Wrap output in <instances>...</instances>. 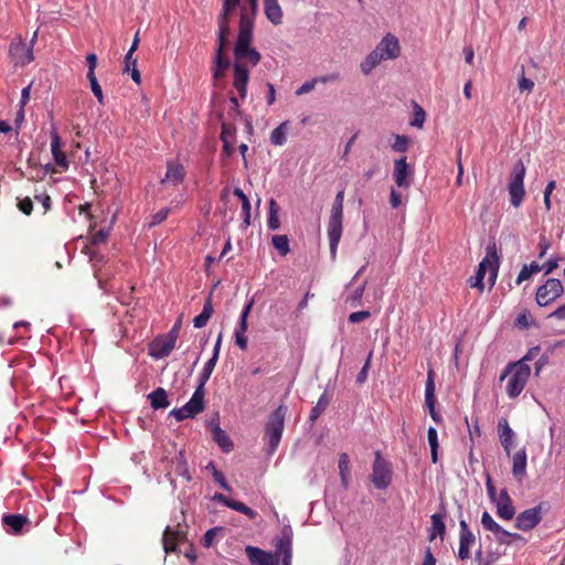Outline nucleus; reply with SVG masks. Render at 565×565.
<instances>
[{
    "label": "nucleus",
    "mask_w": 565,
    "mask_h": 565,
    "mask_svg": "<svg viewBox=\"0 0 565 565\" xmlns=\"http://www.w3.org/2000/svg\"><path fill=\"white\" fill-rule=\"evenodd\" d=\"M343 202L344 191L341 190L337 193L329 221H328V237L330 243V254L334 259L337 256L338 245L340 243L343 231Z\"/></svg>",
    "instance_id": "obj_1"
},
{
    "label": "nucleus",
    "mask_w": 565,
    "mask_h": 565,
    "mask_svg": "<svg viewBox=\"0 0 565 565\" xmlns=\"http://www.w3.org/2000/svg\"><path fill=\"white\" fill-rule=\"evenodd\" d=\"M531 369L523 361L509 364L500 376V381L508 379L507 394L510 398H516L524 390Z\"/></svg>",
    "instance_id": "obj_2"
},
{
    "label": "nucleus",
    "mask_w": 565,
    "mask_h": 565,
    "mask_svg": "<svg viewBox=\"0 0 565 565\" xmlns=\"http://www.w3.org/2000/svg\"><path fill=\"white\" fill-rule=\"evenodd\" d=\"M486 257L479 263L477 273L475 277L469 279V285L471 288H478L480 291H483L484 284L483 279L486 276L487 269L491 270V284H494L497 278V273L499 269V256L497 253L495 244L487 246Z\"/></svg>",
    "instance_id": "obj_3"
},
{
    "label": "nucleus",
    "mask_w": 565,
    "mask_h": 565,
    "mask_svg": "<svg viewBox=\"0 0 565 565\" xmlns=\"http://www.w3.org/2000/svg\"><path fill=\"white\" fill-rule=\"evenodd\" d=\"M287 406L279 405L269 416L265 428V436L268 439V452L276 451L282 436Z\"/></svg>",
    "instance_id": "obj_4"
},
{
    "label": "nucleus",
    "mask_w": 565,
    "mask_h": 565,
    "mask_svg": "<svg viewBox=\"0 0 565 565\" xmlns=\"http://www.w3.org/2000/svg\"><path fill=\"white\" fill-rule=\"evenodd\" d=\"M525 166L522 160H519L512 170L509 183L508 191L510 194L511 204L514 207H519L524 199L525 190H524V178H525Z\"/></svg>",
    "instance_id": "obj_5"
},
{
    "label": "nucleus",
    "mask_w": 565,
    "mask_h": 565,
    "mask_svg": "<svg viewBox=\"0 0 565 565\" xmlns=\"http://www.w3.org/2000/svg\"><path fill=\"white\" fill-rule=\"evenodd\" d=\"M392 465L382 457L380 451H376L371 473L373 486L379 490H385L392 483Z\"/></svg>",
    "instance_id": "obj_6"
},
{
    "label": "nucleus",
    "mask_w": 565,
    "mask_h": 565,
    "mask_svg": "<svg viewBox=\"0 0 565 565\" xmlns=\"http://www.w3.org/2000/svg\"><path fill=\"white\" fill-rule=\"evenodd\" d=\"M36 38L38 32L35 31L29 44L25 43L20 35L12 40L9 47V55L17 66L28 65L34 60L33 44Z\"/></svg>",
    "instance_id": "obj_7"
},
{
    "label": "nucleus",
    "mask_w": 565,
    "mask_h": 565,
    "mask_svg": "<svg viewBox=\"0 0 565 565\" xmlns=\"http://www.w3.org/2000/svg\"><path fill=\"white\" fill-rule=\"evenodd\" d=\"M204 411V390L196 387L192 397L181 408H173L170 416H173L178 422L186 418H194L198 414Z\"/></svg>",
    "instance_id": "obj_8"
},
{
    "label": "nucleus",
    "mask_w": 565,
    "mask_h": 565,
    "mask_svg": "<svg viewBox=\"0 0 565 565\" xmlns=\"http://www.w3.org/2000/svg\"><path fill=\"white\" fill-rule=\"evenodd\" d=\"M563 292L562 281L556 278H550L537 288L535 300L540 307H546L559 298Z\"/></svg>",
    "instance_id": "obj_9"
},
{
    "label": "nucleus",
    "mask_w": 565,
    "mask_h": 565,
    "mask_svg": "<svg viewBox=\"0 0 565 565\" xmlns=\"http://www.w3.org/2000/svg\"><path fill=\"white\" fill-rule=\"evenodd\" d=\"M543 503L521 512L515 520V527L521 531L533 530L542 520Z\"/></svg>",
    "instance_id": "obj_10"
},
{
    "label": "nucleus",
    "mask_w": 565,
    "mask_h": 565,
    "mask_svg": "<svg viewBox=\"0 0 565 565\" xmlns=\"http://www.w3.org/2000/svg\"><path fill=\"white\" fill-rule=\"evenodd\" d=\"M245 554L250 565H277L278 556L275 553L264 551L257 546L247 545Z\"/></svg>",
    "instance_id": "obj_11"
},
{
    "label": "nucleus",
    "mask_w": 565,
    "mask_h": 565,
    "mask_svg": "<svg viewBox=\"0 0 565 565\" xmlns=\"http://www.w3.org/2000/svg\"><path fill=\"white\" fill-rule=\"evenodd\" d=\"M254 298H252L243 308L242 312H241V316H239V321H238V326L236 327L235 329V343L236 345L241 349V350H246L247 349V338L245 335L246 331H247V328H248V323H247V319H248V316L250 313V310L254 306Z\"/></svg>",
    "instance_id": "obj_12"
},
{
    "label": "nucleus",
    "mask_w": 565,
    "mask_h": 565,
    "mask_svg": "<svg viewBox=\"0 0 565 565\" xmlns=\"http://www.w3.org/2000/svg\"><path fill=\"white\" fill-rule=\"evenodd\" d=\"M253 29H254L253 19L248 14L243 12L241 14L238 36H237V41L235 44V47H237L238 52H242L243 47L252 44Z\"/></svg>",
    "instance_id": "obj_13"
},
{
    "label": "nucleus",
    "mask_w": 565,
    "mask_h": 565,
    "mask_svg": "<svg viewBox=\"0 0 565 565\" xmlns=\"http://www.w3.org/2000/svg\"><path fill=\"white\" fill-rule=\"evenodd\" d=\"M459 548H458V557L461 561L468 559L470 557V547L475 544L476 536L470 531L468 523L465 520H460L459 522Z\"/></svg>",
    "instance_id": "obj_14"
},
{
    "label": "nucleus",
    "mask_w": 565,
    "mask_h": 565,
    "mask_svg": "<svg viewBox=\"0 0 565 565\" xmlns=\"http://www.w3.org/2000/svg\"><path fill=\"white\" fill-rule=\"evenodd\" d=\"M276 554L281 555V565H291L292 559V532L284 529L281 536L276 543Z\"/></svg>",
    "instance_id": "obj_15"
},
{
    "label": "nucleus",
    "mask_w": 565,
    "mask_h": 565,
    "mask_svg": "<svg viewBox=\"0 0 565 565\" xmlns=\"http://www.w3.org/2000/svg\"><path fill=\"white\" fill-rule=\"evenodd\" d=\"M412 171L407 163L406 157H402L394 161L393 179L398 188L408 189L411 186Z\"/></svg>",
    "instance_id": "obj_16"
},
{
    "label": "nucleus",
    "mask_w": 565,
    "mask_h": 565,
    "mask_svg": "<svg viewBox=\"0 0 565 565\" xmlns=\"http://www.w3.org/2000/svg\"><path fill=\"white\" fill-rule=\"evenodd\" d=\"M375 49L384 55V60H395L401 54L398 39L392 33H387Z\"/></svg>",
    "instance_id": "obj_17"
},
{
    "label": "nucleus",
    "mask_w": 565,
    "mask_h": 565,
    "mask_svg": "<svg viewBox=\"0 0 565 565\" xmlns=\"http://www.w3.org/2000/svg\"><path fill=\"white\" fill-rule=\"evenodd\" d=\"M234 78L233 86L238 92V95L244 99L247 95V84L249 81V72L243 63L234 62L233 64Z\"/></svg>",
    "instance_id": "obj_18"
},
{
    "label": "nucleus",
    "mask_w": 565,
    "mask_h": 565,
    "mask_svg": "<svg viewBox=\"0 0 565 565\" xmlns=\"http://www.w3.org/2000/svg\"><path fill=\"white\" fill-rule=\"evenodd\" d=\"M497 514L502 520H512L515 515V508L513 507L512 500L507 489H502L495 500Z\"/></svg>",
    "instance_id": "obj_19"
},
{
    "label": "nucleus",
    "mask_w": 565,
    "mask_h": 565,
    "mask_svg": "<svg viewBox=\"0 0 565 565\" xmlns=\"http://www.w3.org/2000/svg\"><path fill=\"white\" fill-rule=\"evenodd\" d=\"M185 177L184 167L175 161H169L167 163V172L164 179H162V183L171 184L177 186L181 184Z\"/></svg>",
    "instance_id": "obj_20"
},
{
    "label": "nucleus",
    "mask_w": 565,
    "mask_h": 565,
    "mask_svg": "<svg viewBox=\"0 0 565 565\" xmlns=\"http://www.w3.org/2000/svg\"><path fill=\"white\" fill-rule=\"evenodd\" d=\"M51 151L55 163L63 170H67L68 161L66 154L62 151V139L55 130L51 132Z\"/></svg>",
    "instance_id": "obj_21"
},
{
    "label": "nucleus",
    "mask_w": 565,
    "mask_h": 565,
    "mask_svg": "<svg viewBox=\"0 0 565 565\" xmlns=\"http://www.w3.org/2000/svg\"><path fill=\"white\" fill-rule=\"evenodd\" d=\"M29 523V519L22 514H4L2 516V524L6 526L8 533L20 534Z\"/></svg>",
    "instance_id": "obj_22"
},
{
    "label": "nucleus",
    "mask_w": 565,
    "mask_h": 565,
    "mask_svg": "<svg viewBox=\"0 0 565 565\" xmlns=\"http://www.w3.org/2000/svg\"><path fill=\"white\" fill-rule=\"evenodd\" d=\"M234 56L235 62L245 64H250L252 66H256L260 61V53L250 45L243 47L242 52L237 51V47H234Z\"/></svg>",
    "instance_id": "obj_23"
},
{
    "label": "nucleus",
    "mask_w": 565,
    "mask_h": 565,
    "mask_svg": "<svg viewBox=\"0 0 565 565\" xmlns=\"http://www.w3.org/2000/svg\"><path fill=\"white\" fill-rule=\"evenodd\" d=\"M512 473L521 481L526 473V451L525 448L518 450L512 457Z\"/></svg>",
    "instance_id": "obj_24"
},
{
    "label": "nucleus",
    "mask_w": 565,
    "mask_h": 565,
    "mask_svg": "<svg viewBox=\"0 0 565 565\" xmlns=\"http://www.w3.org/2000/svg\"><path fill=\"white\" fill-rule=\"evenodd\" d=\"M264 11L266 18L275 25L282 23V10L278 0H264Z\"/></svg>",
    "instance_id": "obj_25"
},
{
    "label": "nucleus",
    "mask_w": 565,
    "mask_h": 565,
    "mask_svg": "<svg viewBox=\"0 0 565 565\" xmlns=\"http://www.w3.org/2000/svg\"><path fill=\"white\" fill-rule=\"evenodd\" d=\"M384 60V55L376 49L367 54V56L361 62L360 70L364 75H370L372 71L381 64Z\"/></svg>",
    "instance_id": "obj_26"
},
{
    "label": "nucleus",
    "mask_w": 565,
    "mask_h": 565,
    "mask_svg": "<svg viewBox=\"0 0 565 565\" xmlns=\"http://www.w3.org/2000/svg\"><path fill=\"white\" fill-rule=\"evenodd\" d=\"M499 428V437L502 447L504 448L505 452L509 455L512 447V438L514 436L513 430L509 426V423L507 419H501L498 425Z\"/></svg>",
    "instance_id": "obj_27"
},
{
    "label": "nucleus",
    "mask_w": 565,
    "mask_h": 565,
    "mask_svg": "<svg viewBox=\"0 0 565 565\" xmlns=\"http://www.w3.org/2000/svg\"><path fill=\"white\" fill-rule=\"evenodd\" d=\"M212 436L214 441L224 452L228 454L234 449V444L230 439L228 435L218 425L213 426Z\"/></svg>",
    "instance_id": "obj_28"
},
{
    "label": "nucleus",
    "mask_w": 565,
    "mask_h": 565,
    "mask_svg": "<svg viewBox=\"0 0 565 565\" xmlns=\"http://www.w3.org/2000/svg\"><path fill=\"white\" fill-rule=\"evenodd\" d=\"M214 312L212 294L205 299L202 312L193 319V326L198 329L205 327Z\"/></svg>",
    "instance_id": "obj_29"
},
{
    "label": "nucleus",
    "mask_w": 565,
    "mask_h": 565,
    "mask_svg": "<svg viewBox=\"0 0 565 565\" xmlns=\"http://www.w3.org/2000/svg\"><path fill=\"white\" fill-rule=\"evenodd\" d=\"M150 405L153 409H164L170 405L167 391L162 387L156 388L148 395Z\"/></svg>",
    "instance_id": "obj_30"
},
{
    "label": "nucleus",
    "mask_w": 565,
    "mask_h": 565,
    "mask_svg": "<svg viewBox=\"0 0 565 565\" xmlns=\"http://www.w3.org/2000/svg\"><path fill=\"white\" fill-rule=\"evenodd\" d=\"M338 467H339V473L341 477V483L344 489H348L350 478H351V472H350V459H349V455L347 452H342L339 456Z\"/></svg>",
    "instance_id": "obj_31"
},
{
    "label": "nucleus",
    "mask_w": 565,
    "mask_h": 565,
    "mask_svg": "<svg viewBox=\"0 0 565 565\" xmlns=\"http://www.w3.org/2000/svg\"><path fill=\"white\" fill-rule=\"evenodd\" d=\"M431 534L429 536V540L433 541L436 539V536H440L443 540L446 533V525L444 522V515L439 513H435L431 515Z\"/></svg>",
    "instance_id": "obj_32"
},
{
    "label": "nucleus",
    "mask_w": 565,
    "mask_h": 565,
    "mask_svg": "<svg viewBox=\"0 0 565 565\" xmlns=\"http://www.w3.org/2000/svg\"><path fill=\"white\" fill-rule=\"evenodd\" d=\"M330 404V397L328 396V394L324 392L318 399L317 404L312 407L311 412H310V415H309V420L311 423H315L320 416L321 414L327 409V407L329 406Z\"/></svg>",
    "instance_id": "obj_33"
},
{
    "label": "nucleus",
    "mask_w": 565,
    "mask_h": 565,
    "mask_svg": "<svg viewBox=\"0 0 565 565\" xmlns=\"http://www.w3.org/2000/svg\"><path fill=\"white\" fill-rule=\"evenodd\" d=\"M157 351L153 353V356L160 359L168 356L171 351L174 349L175 340L173 338H166L161 341H157L156 343Z\"/></svg>",
    "instance_id": "obj_34"
},
{
    "label": "nucleus",
    "mask_w": 565,
    "mask_h": 565,
    "mask_svg": "<svg viewBox=\"0 0 565 565\" xmlns=\"http://www.w3.org/2000/svg\"><path fill=\"white\" fill-rule=\"evenodd\" d=\"M162 544L166 553H172L178 550L179 542L172 535V529L169 526L163 532Z\"/></svg>",
    "instance_id": "obj_35"
},
{
    "label": "nucleus",
    "mask_w": 565,
    "mask_h": 565,
    "mask_svg": "<svg viewBox=\"0 0 565 565\" xmlns=\"http://www.w3.org/2000/svg\"><path fill=\"white\" fill-rule=\"evenodd\" d=\"M235 6H231L228 3H223L222 13L218 17V30H230V17L232 12L235 10Z\"/></svg>",
    "instance_id": "obj_36"
},
{
    "label": "nucleus",
    "mask_w": 565,
    "mask_h": 565,
    "mask_svg": "<svg viewBox=\"0 0 565 565\" xmlns=\"http://www.w3.org/2000/svg\"><path fill=\"white\" fill-rule=\"evenodd\" d=\"M287 122H281L270 134V142L275 146H282L287 141L286 137Z\"/></svg>",
    "instance_id": "obj_37"
},
{
    "label": "nucleus",
    "mask_w": 565,
    "mask_h": 565,
    "mask_svg": "<svg viewBox=\"0 0 565 565\" xmlns=\"http://www.w3.org/2000/svg\"><path fill=\"white\" fill-rule=\"evenodd\" d=\"M271 244L281 256H286L290 252L289 239L287 235H274L271 238Z\"/></svg>",
    "instance_id": "obj_38"
},
{
    "label": "nucleus",
    "mask_w": 565,
    "mask_h": 565,
    "mask_svg": "<svg viewBox=\"0 0 565 565\" xmlns=\"http://www.w3.org/2000/svg\"><path fill=\"white\" fill-rule=\"evenodd\" d=\"M279 207L274 199L269 201V216H268V227L273 231H276L280 226V221L278 217Z\"/></svg>",
    "instance_id": "obj_39"
},
{
    "label": "nucleus",
    "mask_w": 565,
    "mask_h": 565,
    "mask_svg": "<svg viewBox=\"0 0 565 565\" xmlns=\"http://www.w3.org/2000/svg\"><path fill=\"white\" fill-rule=\"evenodd\" d=\"M230 509L234 510V511H237L244 515H246L248 519L250 520H254L257 518L258 513L250 509L249 507H247L246 504H244L243 502L241 501H236V500H233L231 501V504L228 507Z\"/></svg>",
    "instance_id": "obj_40"
},
{
    "label": "nucleus",
    "mask_w": 565,
    "mask_h": 565,
    "mask_svg": "<svg viewBox=\"0 0 565 565\" xmlns=\"http://www.w3.org/2000/svg\"><path fill=\"white\" fill-rule=\"evenodd\" d=\"M481 524H482L484 530L493 533L494 535H497L498 532H500V529L502 527L501 525H499L493 520V518L491 516V514L488 511H484L482 513V515H481Z\"/></svg>",
    "instance_id": "obj_41"
},
{
    "label": "nucleus",
    "mask_w": 565,
    "mask_h": 565,
    "mask_svg": "<svg viewBox=\"0 0 565 565\" xmlns=\"http://www.w3.org/2000/svg\"><path fill=\"white\" fill-rule=\"evenodd\" d=\"M216 362H217L216 360L210 359L205 363V365H204V367H203V370H202V372L200 374V377H199V385H198V387L202 386V390H204L205 383L209 381V379H210V376H211V374H212V372H213V370H214V367L216 365Z\"/></svg>",
    "instance_id": "obj_42"
},
{
    "label": "nucleus",
    "mask_w": 565,
    "mask_h": 565,
    "mask_svg": "<svg viewBox=\"0 0 565 565\" xmlns=\"http://www.w3.org/2000/svg\"><path fill=\"white\" fill-rule=\"evenodd\" d=\"M206 469H211L212 471V476H213V480L220 484V487L226 491H231V487L230 484L227 483L224 475L217 470V468L214 466L213 462H210L206 467Z\"/></svg>",
    "instance_id": "obj_43"
},
{
    "label": "nucleus",
    "mask_w": 565,
    "mask_h": 565,
    "mask_svg": "<svg viewBox=\"0 0 565 565\" xmlns=\"http://www.w3.org/2000/svg\"><path fill=\"white\" fill-rule=\"evenodd\" d=\"M409 147V138L405 135H395L392 149L396 152H406Z\"/></svg>",
    "instance_id": "obj_44"
},
{
    "label": "nucleus",
    "mask_w": 565,
    "mask_h": 565,
    "mask_svg": "<svg viewBox=\"0 0 565 565\" xmlns=\"http://www.w3.org/2000/svg\"><path fill=\"white\" fill-rule=\"evenodd\" d=\"M425 119H426L425 110L420 106H418L416 104L415 105V109H414V116H413V119L411 121V125L414 126V127H417V128H422L424 122H425Z\"/></svg>",
    "instance_id": "obj_45"
},
{
    "label": "nucleus",
    "mask_w": 565,
    "mask_h": 565,
    "mask_svg": "<svg viewBox=\"0 0 565 565\" xmlns=\"http://www.w3.org/2000/svg\"><path fill=\"white\" fill-rule=\"evenodd\" d=\"M531 313L529 310H523L521 313L518 315L515 319V326L520 329H529L531 324Z\"/></svg>",
    "instance_id": "obj_46"
},
{
    "label": "nucleus",
    "mask_w": 565,
    "mask_h": 565,
    "mask_svg": "<svg viewBox=\"0 0 565 565\" xmlns=\"http://www.w3.org/2000/svg\"><path fill=\"white\" fill-rule=\"evenodd\" d=\"M365 286H366V281H364L361 286H359L353 291V294L350 297H348L347 302H350L352 306L360 305L361 300H362V297H363V294H364Z\"/></svg>",
    "instance_id": "obj_47"
},
{
    "label": "nucleus",
    "mask_w": 565,
    "mask_h": 565,
    "mask_svg": "<svg viewBox=\"0 0 565 565\" xmlns=\"http://www.w3.org/2000/svg\"><path fill=\"white\" fill-rule=\"evenodd\" d=\"M90 84V88L99 104H104V95L100 85L97 82L96 76L87 77Z\"/></svg>",
    "instance_id": "obj_48"
},
{
    "label": "nucleus",
    "mask_w": 565,
    "mask_h": 565,
    "mask_svg": "<svg viewBox=\"0 0 565 565\" xmlns=\"http://www.w3.org/2000/svg\"><path fill=\"white\" fill-rule=\"evenodd\" d=\"M230 34V30H218L217 36V50L216 53L223 54L227 44V36Z\"/></svg>",
    "instance_id": "obj_49"
},
{
    "label": "nucleus",
    "mask_w": 565,
    "mask_h": 565,
    "mask_svg": "<svg viewBox=\"0 0 565 565\" xmlns=\"http://www.w3.org/2000/svg\"><path fill=\"white\" fill-rule=\"evenodd\" d=\"M17 206L25 215H31L33 211V202L29 196L19 200Z\"/></svg>",
    "instance_id": "obj_50"
},
{
    "label": "nucleus",
    "mask_w": 565,
    "mask_h": 565,
    "mask_svg": "<svg viewBox=\"0 0 565 565\" xmlns=\"http://www.w3.org/2000/svg\"><path fill=\"white\" fill-rule=\"evenodd\" d=\"M435 372L433 369H429L427 372V381L425 385V395H435V381H434Z\"/></svg>",
    "instance_id": "obj_51"
},
{
    "label": "nucleus",
    "mask_w": 565,
    "mask_h": 565,
    "mask_svg": "<svg viewBox=\"0 0 565 565\" xmlns=\"http://www.w3.org/2000/svg\"><path fill=\"white\" fill-rule=\"evenodd\" d=\"M371 356H372V353L369 354L362 370L359 372V374L356 376V382L359 384H363L367 379V373H369V369L371 365Z\"/></svg>",
    "instance_id": "obj_52"
},
{
    "label": "nucleus",
    "mask_w": 565,
    "mask_h": 565,
    "mask_svg": "<svg viewBox=\"0 0 565 565\" xmlns=\"http://www.w3.org/2000/svg\"><path fill=\"white\" fill-rule=\"evenodd\" d=\"M231 65V62L227 57H225L224 53L220 54L215 53V65L214 68L226 71Z\"/></svg>",
    "instance_id": "obj_53"
},
{
    "label": "nucleus",
    "mask_w": 565,
    "mask_h": 565,
    "mask_svg": "<svg viewBox=\"0 0 565 565\" xmlns=\"http://www.w3.org/2000/svg\"><path fill=\"white\" fill-rule=\"evenodd\" d=\"M170 213V209H161L152 216V221L150 222V226L158 225L167 220Z\"/></svg>",
    "instance_id": "obj_54"
},
{
    "label": "nucleus",
    "mask_w": 565,
    "mask_h": 565,
    "mask_svg": "<svg viewBox=\"0 0 565 565\" xmlns=\"http://www.w3.org/2000/svg\"><path fill=\"white\" fill-rule=\"evenodd\" d=\"M370 316H371V313H370V311H367V310L355 311V312H352V313L349 316V321H350L351 323H359V322H362V321H364L365 319H367Z\"/></svg>",
    "instance_id": "obj_55"
},
{
    "label": "nucleus",
    "mask_w": 565,
    "mask_h": 565,
    "mask_svg": "<svg viewBox=\"0 0 565 565\" xmlns=\"http://www.w3.org/2000/svg\"><path fill=\"white\" fill-rule=\"evenodd\" d=\"M221 140L223 142V152L230 157L232 156L234 149L232 146V141L227 138V131L224 129V131H221Z\"/></svg>",
    "instance_id": "obj_56"
},
{
    "label": "nucleus",
    "mask_w": 565,
    "mask_h": 565,
    "mask_svg": "<svg viewBox=\"0 0 565 565\" xmlns=\"http://www.w3.org/2000/svg\"><path fill=\"white\" fill-rule=\"evenodd\" d=\"M316 85H317V81H315L313 78L310 81H307L296 90V95L297 96L305 95V94L311 92L312 89H315Z\"/></svg>",
    "instance_id": "obj_57"
},
{
    "label": "nucleus",
    "mask_w": 565,
    "mask_h": 565,
    "mask_svg": "<svg viewBox=\"0 0 565 565\" xmlns=\"http://www.w3.org/2000/svg\"><path fill=\"white\" fill-rule=\"evenodd\" d=\"M561 258L559 257H553V258H550L546 263H544L542 266H543V270H544V274L545 275H548L551 274L552 271H554L557 267H558V263H559Z\"/></svg>",
    "instance_id": "obj_58"
},
{
    "label": "nucleus",
    "mask_w": 565,
    "mask_h": 565,
    "mask_svg": "<svg viewBox=\"0 0 565 565\" xmlns=\"http://www.w3.org/2000/svg\"><path fill=\"white\" fill-rule=\"evenodd\" d=\"M87 65H88V73L87 77L95 76V68L97 66V56L94 53H90L86 56Z\"/></svg>",
    "instance_id": "obj_59"
},
{
    "label": "nucleus",
    "mask_w": 565,
    "mask_h": 565,
    "mask_svg": "<svg viewBox=\"0 0 565 565\" xmlns=\"http://www.w3.org/2000/svg\"><path fill=\"white\" fill-rule=\"evenodd\" d=\"M132 67H137V58L134 57L132 52H127L122 71L124 73H128Z\"/></svg>",
    "instance_id": "obj_60"
},
{
    "label": "nucleus",
    "mask_w": 565,
    "mask_h": 565,
    "mask_svg": "<svg viewBox=\"0 0 565 565\" xmlns=\"http://www.w3.org/2000/svg\"><path fill=\"white\" fill-rule=\"evenodd\" d=\"M428 444L430 448H438V435L434 427H429L427 431Z\"/></svg>",
    "instance_id": "obj_61"
},
{
    "label": "nucleus",
    "mask_w": 565,
    "mask_h": 565,
    "mask_svg": "<svg viewBox=\"0 0 565 565\" xmlns=\"http://www.w3.org/2000/svg\"><path fill=\"white\" fill-rule=\"evenodd\" d=\"M390 204L393 209H397L402 204V195L394 189L390 193Z\"/></svg>",
    "instance_id": "obj_62"
},
{
    "label": "nucleus",
    "mask_w": 565,
    "mask_h": 565,
    "mask_svg": "<svg viewBox=\"0 0 565 565\" xmlns=\"http://www.w3.org/2000/svg\"><path fill=\"white\" fill-rule=\"evenodd\" d=\"M532 276H533V275H532L531 270L527 268V266H526V265H523V267L521 268V270H520V273H519V275H518V277H516L515 282H516L518 285H520V284H522L524 280H526V279L531 278Z\"/></svg>",
    "instance_id": "obj_63"
},
{
    "label": "nucleus",
    "mask_w": 565,
    "mask_h": 565,
    "mask_svg": "<svg viewBox=\"0 0 565 565\" xmlns=\"http://www.w3.org/2000/svg\"><path fill=\"white\" fill-rule=\"evenodd\" d=\"M534 87V82L530 78H526L524 76H522L520 79H519V88L520 90H527V92H531Z\"/></svg>",
    "instance_id": "obj_64"
}]
</instances>
